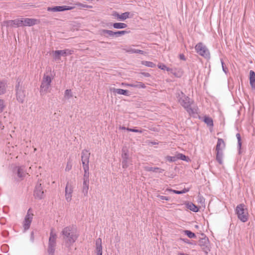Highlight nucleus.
Listing matches in <instances>:
<instances>
[{
	"mask_svg": "<svg viewBox=\"0 0 255 255\" xmlns=\"http://www.w3.org/2000/svg\"><path fill=\"white\" fill-rule=\"evenodd\" d=\"M176 97L178 102L190 116H194V115L197 114L196 110L191 107L193 101L188 96H186L182 91H179L177 92Z\"/></svg>",
	"mask_w": 255,
	"mask_h": 255,
	"instance_id": "f257e3e1",
	"label": "nucleus"
},
{
	"mask_svg": "<svg viewBox=\"0 0 255 255\" xmlns=\"http://www.w3.org/2000/svg\"><path fill=\"white\" fill-rule=\"evenodd\" d=\"M61 234L63 236L66 245L69 247L72 246L78 238L76 230L73 226H69L65 227Z\"/></svg>",
	"mask_w": 255,
	"mask_h": 255,
	"instance_id": "f03ea898",
	"label": "nucleus"
},
{
	"mask_svg": "<svg viewBox=\"0 0 255 255\" xmlns=\"http://www.w3.org/2000/svg\"><path fill=\"white\" fill-rule=\"evenodd\" d=\"M235 212L238 219L242 222H246L248 220V213L247 209L245 208V205L240 204L236 208Z\"/></svg>",
	"mask_w": 255,
	"mask_h": 255,
	"instance_id": "7ed1b4c3",
	"label": "nucleus"
},
{
	"mask_svg": "<svg viewBox=\"0 0 255 255\" xmlns=\"http://www.w3.org/2000/svg\"><path fill=\"white\" fill-rule=\"evenodd\" d=\"M195 50L200 56L205 58H210V52L206 46L204 45L202 42H199L196 44L195 47Z\"/></svg>",
	"mask_w": 255,
	"mask_h": 255,
	"instance_id": "20e7f679",
	"label": "nucleus"
},
{
	"mask_svg": "<svg viewBox=\"0 0 255 255\" xmlns=\"http://www.w3.org/2000/svg\"><path fill=\"white\" fill-rule=\"evenodd\" d=\"M20 82L17 80V84L15 86L16 97L18 102L22 103L25 97V91L20 85Z\"/></svg>",
	"mask_w": 255,
	"mask_h": 255,
	"instance_id": "39448f33",
	"label": "nucleus"
},
{
	"mask_svg": "<svg viewBox=\"0 0 255 255\" xmlns=\"http://www.w3.org/2000/svg\"><path fill=\"white\" fill-rule=\"evenodd\" d=\"M73 53L74 51L70 49L55 50L53 51V57L55 60H59L60 59V56L66 57L72 54Z\"/></svg>",
	"mask_w": 255,
	"mask_h": 255,
	"instance_id": "423d86ee",
	"label": "nucleus"
},
{
	"mask_svg": "<svg viewBox=\"0 0 255 255\" xmlns=\"http://www.w3.org/2000/svg\"><path fill=\"white\" fill-rule=\"evenodd\" d=\"M31 209H29L27 211V214L24 218V220L23 222V227L24 232L28 230L30 226L31 223L33 219V214L30 213Z\"/></svg>",
	"mask_w": 255,
	"mask_h": 255,
	"instance_id": "0eeeda50",
	"label": "nucleus"
},
{
	"mask_svg": "<svg viewBox=\"0 0 255 255\" xmlns=\"http://www.w3.org/2000/svg\"><path fill=\"white\" fill-rule=\"evenodd\" d=\"M201 235L203 237L200 239L199 245L202 247L204 252L208 253L210 251L209 239L204 234Z\"/></svg>",
	"mask_w": 255,
	"mask_h": 255,
	"instance_id": "6e6552de",
	"label": "nucleus"
},
{
	"mask_svg": "<svg viewBox=\"0 0 255 255\" xmlns=\"http://www.w3.org/2000/svg\"><path fill=\"white\" fill-rule=\"evenodd\" d=\"M22 18L21 19H15L14 20H6L4 21L2 23L3 26H5L6 27H18L20 26H22Z\"/></svg>",
	"mask_w": 255,
	"mask_h": 255,
	"instance_id": "1a4fd4ad",
	"label": "nucleus"
},
{
	"mask_svg": "<svg viewBox=\"0 0 255 255\" xmlns=\"http://www.w3.org/2000/svg\"><path fill=\"white\" fill-rule=\"evenodd\" d=\"M34 196L35 198L38 199H42L44 197V192L41 186V184L39 182H38L35 186Z\"/></svg>",
	"mask_w": 255,
	"mask_h": 255,
	"instance_id": "9d476101",
	"label": "nucleus"
},
{
	"mask_svg": "<svg viewBox=\"0 0 255 255\" xmlns=\"http://www.w3.org/2000/svg\"><path fill=\"white\" fill-rule=\"evenodd\" d=\"M74 8V6L67 5H57L53 7H48L47 8L48 11L60 12L66 10H71Z\"/></svg>",
	"mask_w": 255,
	"mask_h": 255,
	"instance_id": "9b49d317",
	"label": "nucleus"
},
{
	"mask_svg": "<svg viewBox=\"0 0 255 255\" xmlns=\"http://www.w3.org/2000/svg\"><path fill=\"white\" fill-rule=\"evenodd\" d=\"M90 152L87 149H84L81 152V160L83 167L89 166V158Z\"/></svg>",
	"mask_w": 255,
	"mask_h": 255,
	"instance_id": "f8f14e48",
	"label": "nucleus"
},
{
	"mask_svg": "<svg viewBox=\"0 0 255 255\" xmlns=\"http://www.w3.org/2000/svg\"><path fill=\"white\" fill-rule=\"evenodd\" d=\"M13 173L16 175L17 177L21 180L23 179L26 175L24 171V167L23 166H15L13 169Z\"/></svg>",
	"mask_w": 255,
	"mask_h": 255,
	"instance_id": "ddd939ff",
	"label": "nucleus"
},
{
	"mask_svg": "<svg viewBox=\"0 0 255 255\" xmlns=\"http://www.w3.org/2000/svg\"><path fill=\"white\" fill-rule=\"evenodd\" d=\"M73 191V188L71 185L69 184V182H67L65 187V199L66 200L69 202H70L72 200V193Z\"/></svg>",
	"mask_w": 255,
	"mask_h": 255,
	"instance_id": "4468645a",
	"label": "nucleus"
},
{
	"mask_svg": "<svg viewBox=\"0 0 255 255\" xmlns=\"http://www.w3.org/2000/svg\"><path fill=\"white\" fill-rule=\"evenodd\" d=\"M22 26H31L39 23V20L35 18H22Z\"/></svg>",
	"mask_w": 255,
	"mask_h": 255,
	"instance_id": "2eb2a0df",
	"label": "nucleus"
},
{
	"mask_svg": "<svg viewBox=\"0 0 255 255\" xmlns=\"http://www.w3.org/2000/svg\"><path fill=\"white\" fill-rule=\"evenodd\" d=\"M56 234L54 232V230L53 228H51L50 230V237L49 239L48 245L50 246H56Z\"/></svg>",
	"mask_w": 255,
	"mask_h": 255,
	"instance_id": "dca6fc26",
	"label": "nucleus"
},
{
	"mask_svg": "<svg viewBox=\"0 0 255 255\" xmlns=\"http://www.w3.org/2000/svg\"><path fill=\"white\" fill-rule=\"evenodd\" d=\"M127 85L128 87L135 88L138 89H144L146 86L144 83L141 82H135L132 83L127 84Z\"/></svg>",
	"mask_w": 255,
	"mask_h": 255,
	"instance_id": "f3484780",
	"label": "nucleus"
},
{
	"mask_svg": "<svg viewBox=\"0 0 255 255\" xmlns=\"http://www.w3.org/2000/svg\"><path fill=\"white\" fill-rule=\"evenodd\" d=\"M144 169L147 171H152L155 173H161L164 171V169L157 167L145 166Z\"/></svg>",
	"mask_w": 255,
	"mask_h": 255,
	"instance_id": "a211bd4d",
	"label": "nucleus"
},
{
	"mask_svg": "<svg viewBox=\"0 0 255 255\" xmlns=\"http://www.w3.org/2000/svg\"><path fill=\"white\" fill-rule=\"evenodd\" d=\"M250 83L252 88L255 89V72L253 70L250 71Z\"/></svg>",
	"mask_w": 255,
	"mask_h": 255,
	"instance_id": "6ab92c4d",
	"label": "nucleus"
},
{
	"mask_svg": "<svg viewBox=\"0 0 255 255\" xmlns=\"http://www.w3.org/2000/svg\"><path fill=\"white\" fill-rule=\"evenodd\" d=\"M50 84H48L47 83H44L42 81L41 85H40V92L41 94H43L46 93L47 92L48 89L49 88Z\"/></svg>",
	"mask_w": 255,
	"mask_h": 255,
	"instance_id": "aec40b11",
	"label": "nucleus"
},
{
	"mask_svg": "<svg viewBox=\"0 0 255 255\" xmlns=\"http://www.w3.org/2000/svg\"><path fill=\"white\" fill-rule=\"evenodd\" d=\"M225 143L222 138H218L216 150H222V149L225 147Z\"/></svg>",
	"mask_w": 255,
	"mask_h": 255,
	"instance_id": "412c9836",
	"label": "nucleus"
},
{
	"mask_svg": "<svg viewBox=\"0 0 255 255\" xmlns=\"http://www.w3.org/2000/svg\"><path fill=\"white\" fill-rule=\"evenodd\" d=\"M84 174L83 176V181L89 182V166L83 167Z\"/></svg>",
	"mask_w": 255,
	"mask_h": 255,
	"instance_id": "4be33fe9",
	"label": "nucleus"
},
{
	"mask_svg": "<svg viewBox=\"0 0 255 255\" xmlns=\"http://www.w3.org/2000/svg\"><path fill=\"white\" fill-rule=\"evenodd\" d=\"M113 92L115 93H117L119 95H123L125 96H129V92L127 90H124L122 89H116L114 88Z\"/></svg>",
	"mask_w": 255,
	"mask_h": 255,
	"instance_id": "5701e85b",
	"label": "nucleus"
},
{
	"mask_svg": "<svg viewBox=\"0 0 255 255\" xmlns=\"http://www.w3.org/2000/svg\"><path fill=\"white\" fill-rule=\"evenodd\" d=\"M166 191L171 192H173L176 194H182L186 193L188 192L189 191V188H185L183 190H180V191L176 190H174V189H167Z\"/></svg>",
	"mask_w": 255,
	"mask_h": 255,
	"instance_id": "b1692460",
	"label": "nucleus"
},
{
	"mask_svg": "<svg viewBox=\"0 0 255 255\" xmlns=\"http://www.w3.org/2000/svg\"><path fill=\"white\" fill-rule=\"evenodd\" d=\"M186 207L188 209L194 212H197L199 211L198 207L192 202L187 203Z\"/></svg>",
	"mask_w": 255,
	"mask_h": 255,
	"instance_id": "393cba45",
	"label": "nucleus"
},
{
	"mask_svg": "<svg viewBox=\"0 0 255 255\" xmlns=\"http://www.w3.org/2000/svg\"><path fill=\"white\" fill-rule=\"evenodd\" d=\"M216 160L220 164L223 163V153L222 150H216Z\"/></svg>",
	"mask_w": 255,
	"mask_h": 255,
	"instance_id": "a878e982",
	"label": "nucleus"
},
{
	"mask_svg": "<svg viewBox=\"0 0 255 255\" xmlns=\"http://www.w3.org/2000/svg\"><path fill=\"white\" fill-rule=\"evenodd\" d=\"M89 182L83 181V183L82 193L85 196L88 195L89 190Z\"/></svg>",
	"mask_w": 255,
	"mask_h": 255,
	"instance_id": "bb28decb",
	"label": "nucleus"
},
{
	"mask_svg": "<svg viewBox=\"0 0 255 255\" xmlns=\"http://www.w3.org/2000/svg\"><path fill=\"white\" fill-rule=\"evenodd\" d=\"M113 27L116 29H123L127 27V24L125 23L116 22L112 24Z\"/></svg>",
	"mask_w": 255,
	"mask_h": 255,
	"instance_id": "cd10ccee",
	"label": "nucleus"
},
{
	"mask_svg": "<svg viewBox=\"0 0 255 255\" xmlns=\"http://www.w3.org/2000/svg\"><path fill=\"white\" fill-rule=\"evenodd\" d=\"M203 121L209 127H212L214 125L212 119L208 116H204Z\"/></svg>",
	"mask_w": 255,
	"mask_h": 255,
	"instance_id": "c85d7f7f",
	"label": "nucleus"
},
{
	"mask_svg": "<svg viewBox=\"0 0 255 255\" xmlns=\"http://www.w3.org/2000/svg\"><path fill=\"white\" fill-rule=\"evenodd\" d=\"M114 33L115 31L110 30L103 29L101 31V34L105 36H107L106 34H107L108 36H115V33Z\"/></svg>",
	"mask_w": 255,
	"mask_h": 255,
	"instance_id": "c756f323",
	"label": "nucleus"
},
{
	"mask_svg": "<svg viewBox=\"0 0 255 255\" xmlns=\"http://www.w3.org/2000/svg\"><path fill=\"white\" fill-rule=\"evenodd\" d=\"M6 88V84L4 82L0 81V95H3L5 93Z\"/></svg>",
	"mask_w": 255,
	"mask_h": 255,
	"instance_id": "7c9ffc66",
	"label": "nucleus"
},
{
	"mask_svg": "<svg viewBox=\"0 0 255 255\" xmlns=\"http://www.w3.org/2000/svg\"><path fill=\"white\" fill-rule=\"evenodd\" d=\"M97 253L102 252V240L100 238L98 239L96 242Z\"/></svg>",
	"mask_w": 255,
	"mask_h": 255,
	"instance_id": "2f4dec72",
	"label": "nucleus"
},
{
	"mask_svg": "<svg viewBox=\"0 0 255 255\" xmlns=\"http://www.w3.org/2000/svg\"><path fill=\"white\" fill-rule=\"evenodd\" d=\"M236 137L238 140V148L239 150V153H241V149L242 147V139H241V136L239 133H237L236 134Z\"/></svg>",
	"mask_w": 255,
	"mask_h": 255,
	"instance_id": "473e14b6",
	"label": "nucleus"
},
{
	"mask_svg": "<svg viewBox=\"0 0 255 255\" xmlns=\"http://www.w3.org/2000/svg\"><path fill=\"white\" fill-rule=\"evenodd\" d=\"M122 164L123 168L126 169L129 166V165H130V164L131 165L132 163L128 159L122 160Z\"/></svg>",
	"mask_w": 255,
	"mask_h": 255,
	"instance_id": "72a5a7b5",
	"label": "nucleus"
},
{
	"mask_svg": "<svg viewBox=\"0 0 255 255\" xmlns=\"http://www.w3.org/2000/svg\"><path fill=\"white\" fill-rule=\"evenodd\" d=\"M141 63L142 65L150 68H154L156 66L155 64L150 61H142Z\"/></svg>",
	"mask_w": 255,
	"mask_h": 255,
	"instance_id": "f704fd0d",
	"label": "nucleus"
},
{
	"mask_svg": "<svg viewBox=\"0 0 255 255\" xmlns=\"http://www.w3.org/2000/svg\"><path fill=\"white\" fill-rule=\"evenodd\" d=\"M122 160L128 159V150L126 148L122 149Z\"/></svg>",
	"mask_w": 255,
	"mask_h": 255,
	"instance_id": "c9c22d12",
	"label": "nucleus"
},
{
	"mask_svg": "<svg viewBox=\"0 0 255 255\" xmlns=\"http://www.w3.org/2000/svg\"><path fill=\"white\" fill-rule=\"evenodd\" d=\"M184 233L185 235H186L187 236H188L189 238L193 239L196 238V235L195 233L192 232L191 231L189 230H184Z\"/></svg>",
	"mask_w": 255,
	"mask_h": 255,
	"instance_id": "e433bc0d",
	"label": "nucleus"
},
{
	"mask_svg": "<svg viewBox=\"0 0 255 255\" xmlns=\"http://www.w3.org/2000/svg\"><path fill=\"white\" fill-rule=\"evenodd\" d=\"M177 159H180L181 160H183V161H188L189 159V158L186 156V155H185L184 154H182V153H179L177 155Z\"/></svg>",
	"mask_w": 255,
	"mask_h": 255,
	"instance_id": "4c0bfd02",
	"label": "nucleus"
},
{
	"mask_svg": "<svg viewBox=\"0 0 255 255\" xmlns=\"http://www.w3.org/2000/svg\"><path fill=\"white\" fill-rule=\"evenodd\" d=\"M73 96L72 93L70 89H67L65 91L64 97L67 99H69Z\"/></svg>",
	"mask_w": 255,
	"mask_h": 255,
	"instance_id": "58836bf2",
	"label": "nucleus"
},
{
	"mask_svg": "<svg viewBox=\"0 0 255 255\" xmlns=\"http://www.w3.org/2000/svg\"><path fill=\"white\" fill-rule=\"evenodd\" d=\"M51 81H52V80H51L50 76H49V75H46L45 74H44V75L43 76V80L42 81V82L50 85V84L51 83Z\"/></svg>",
	"mask_w": 255,
	"mask_h": 255,
	"instance_id": "ea45409f",
	"label": "nucleus"
},
{
	"mask_svg": "<svg viewBox=\"0 0 255 255\" xmlns=\"http://www.w3.org/2000/svg\"><path fill=\"white\" fill-rule=\"evenodd\" d=\"M129 31L127 30H122V31H115V36L116 37H120L124 34L128 33Z\"/></svg>",
	"mask_w": 255,
	"mask_h": 255,
	"instance_id": "a19ab883",
	"label": "nucleus"
},
{
	"mask_svg": "<svg viewBox=\"0 0 255 255\" xmlns=\"http://www.w3.org/2000/svg\"><path fill=\"white\" fill-rule=\"evenodd\" d=\"M55 247V246H50L48 245L47 252L49 255H54Z\"/></svg>",
	"mask_w": 255,
	"mask_h": 255,
	"instance_id": "79ce46f5",
	"label": "nucleus"
},
{
	"mask_svg": "<svg viewBox=\"0 0 255 255\" xmlns=\"http://www.w3.org/2000/svg\"><path fill=\"white\" fill-rule=\"evenodd\" d=\"M221 60V65H222V70L223 71V72L226 74H227V73H228V68L225 65V63L223 60L222 59H220Z\"/></svg>",
	"mask_w": 255,
	"mask_h": 255,
	"instance_id": "37998d69",
	"label": "nucleus"
},
{
	"mask_svg": "<svg viewBox=\"0 0 255 255\" xmlns=\"http://www.w3.org/2000/svg\"><path fill=\"white\" fill-rule=\"evenodd\" d=\"M129 14V12H126L120 14L118 12L114 11L112 14V16H128Z\"/></svg>",
	"mask_w": 255,
	"mask_h": 255,
	"instance_id": "c03bdc74",
	"label": "nucleus"
},
{
	"mask_svg": "<svg viewBox=\"0 0 255 255\" xmlns=\"http://www.w3.org/2000/svg\"><path fill=\"white\" fill-rule=\"evenodd\" d=\"M167 160L169 162H175L177 160V156H168L167 157Z\"/></svg>",
	"mask_w": 255,
	"mask_h": 255,
	"instance_id": "a18cd8bd",
	"label": "nucleus"
},
{
	"mask_svg": "<svg viewBox=\"0 0 255 255\" xmlns=\"http://www.w3.org/2000/svg\"><path fill=\"white\" fill-rule=\"evenodd\" d=\"M127 130L128 131L134 132H138V133H140L142 132V130L136 129L131 128H127Z\"/></svg>",
	"mask_w": 255,
	"mask_h": 255,
	"instance_id": "49530a36",
	"label": "nucleus"
},
{
	"mask_svg": "<svg viewBox=\"0 0 255 255\" xmlns=\"http://www.w3.org/2000/svg\"><path fill=\"white\" fill-rule=\"evenodd\" d=\"M4 108V101L0 99V113H2Z\"/></svg>",
	"mask_w": 255,
	"mask_h": 255,
	"instance_id": "de8ad7c7",
	"label": "nucleus"
},
{
	"mask_svg": "<svg viewBox=\"0 0 255 255\" xmlns=\"http://www.w3.org/2000/svg\"><path fill=\"white\" fill-rule=\"evenodd\" d=\"M156 197L158 198H159L160 200H166V201H169V198L168 197H167V196H162V195H156Z\"/></svg>",
	"mask_w": 255,
	"mask_h": 255,
	"instance_id": "09e8293b",
	"label": "nucleus"
},
{
	"mask_svg": "<svg viewBox=\"0 0 255 255\" xmlns=\"http://www.w3.org/2000/svg\"><path fill=\"white\" fill-rule=\"evenodd\" d=\"M126 51L128 53H136V49L132 48H128L126 49Z\"/></svg>",
	"mask_w": 255,
	"mask_h": 255,
	"instance_id": "8fccbe9b",
	"label": "nucleus"
},
{
	"mask_svg": "<svg viewBox=\"0 0 255 255\" xmlns=\"http://www.w3.org/2000/svg\"><path fill=\"white\" fill-rule=\"evenodd\" d=\"M72 164L70 162H68L67 165L65 167V171H69L72 168Z\"/></svg>",
	"mask_w": 255,
	"mask_h": 255,
	"instance_id": "3c124183",
	"label": "nucleus"
},
{
	"mask_svg": "<svg viewBox=\"0 0 255 255\" xmlns=\"http://www.w3.org/2000/svg\"><path fill=\"white\" fill-rule=\"evenodd\" d=\"M158 68L162 70H166L167 66L164 64H160L158 65Z\"/></svg>",
	"mask_w": 255,
	"mask_h": 255,
	"instance_id": "603ef678",
	"label": "nucleus"
},
{
	"mask_svg": "<svg viewBox=\"0 0 255 255\" xmlns=\"http://www.w3.org/2000/svg\"><path fill=\"white\" fill-rule=\"evenodd\" d=\"M181 241H182L184 243H186L187 244L189 245H193V244L190 242L189 240L188 239L185 238V239H180Z\"/></svg>",
	"mask_w": 255,
	"mask_h": 255,
	"instance_id": "864d4df0",
	"label": "nucleus"
},
{
	"mask_svg": "<svg viewBox=\"0 0 255 255\" xmlns=\"http://www.w3.org/2000/svg\"><path fill=\"white\" fill-rule=\"evenodd\" d=\"M198 202L201 203H204L205 202L204 198L201 196H198Z\"/></svg>",
	"mask_w": 255,
	"mask_h": 255,
	"instance_id": "5fc2aeb1",
	"label": "nucleus"
},
{
	"mask_svg": "<svg viewBox=\"0 0 255 255\" xmlns=\"http://www.w3.org/2000/svg\"><path fill=\"white\" fill-rule=\"evenodd\" d=\"M117 19L119 21H125L127 18L129 17H116Z\"/></svg>",
	"mask_w": 255,
	"mask_h": 255,
	"instance_id": "6e6d98bb",
	"label": "nucleus"
},
{
	"mask_svg": "<svg viewBox=\"0 0 255 255\" xmlns=\"http://www.w3.org/2000/svg\"><path fill=\"white\" fill-rule=\"evenodd\" d=\"M30 241L31 242H34V233L33 232H31V234H30Z\"/></svg>",
	"mask_w": 255,
	"mask_h": 255,
	"instance_id": "4d7b16f0",
	"label": "nucleus"
},
{
	"mask_svg": "<svg viewBox=\"0 0 255 255\" xmlns=\"http://www.w3.org/2000/svg\"><path fill=\"white\" fill-rule=\"evenodd\" d=\"M179 57L180 59L184 60V61L186 60L185 56H184V55L183 54H182V53L180 54L179 55Z\"/></svg>",
	"mask_w": 255,
	"mask_h": 255,
	"instance_id": "13d9d810",
	"label": "nucleus"
},
{
	"mask_svg": "<svg viewBox=\"0 0 255 255\" xmlns=\"http://www.w3.org/2000/svg\"><path fill=\"white\" fill-rule=\"evenodd\" d=\"M141 74L145 77H149L150 76V74L147 72H142Z\"/></svg>",
	"mask_w": 255,
	"mask_h": 255,
	"instance_id": "bf43d9fd",
	"label": "nucleus"
},
{
	"mask_svg": "<svg viewBox=\"0 0 255 255\" xmlns=\"http://www.w3.org/2000/svg\"><path fill=\"white\" fill-rule=\"evenodd\" d=\"M136 54H144V51L141 50L136 49Z\"/></svg>",
	"mask_w": 255,
	"mask_h": 255,
	"instance_id": "052dcab7",
	"label": "nucleus"
},
{
	"mask_svg": "<svg viewBox=\"0 0 255 255\" xmlns=\"http://www.w3.org/2000/svg\"><path fill=\"white\" fill-rule=\"evenodd\" d=\"M77 5L81 6V7H88V6L86 5V4H82V3H79L77 4Z\"/></svg>",
	"mask_w": 255,
	"mask_h": 255,
	"instance_id": "680f3d73",
	"label": "nucleus"
},
{
	"mask_svg": "<svg viewBox=\"0 0 255 255\" xmlns=\"http://www.w3.org/2000/svg\"><path fill=\"white\" fill-rule=\"evenodd\" d=\"M119 128L121 129L126 130H127V129L128 128H126L124 126H121V127H120Z\"/></svg>",
	"mask_w": 255,
	"mask_h": 255,
	"instance_id": "e2e57ef3",
	"label": "nucleus"
},
{
	"mask_svg": "<svg viewBox=\"0 0 255 255\" xmlns=\"http://www.w3.org/2000/svg\"><path fill=\"white\" fill-rule=\"evenodd\" d=\"M4 126L3 125V124L0 122V129H3L4 128Z\"/></svg>",
	"mask_w": 255,
	"mask_h": 255,
	"instance_id": "0e129e2a",
	"label": "nucleus"
},
{
	"mask_svg": "<svg viewBox=\"0 0 255 255\" xmlns=\"http://www.w3.org/2000/svg\"><path fill=\"white\" fill-rule=\"evenodd\" d=\"M166 71H167L168 72H171L172 71V69L171 68H170L167 67V68L166 69Z\"/></svg>",
	"mask_w": 255,
	"mask_h": 255,
	"instance_id": "69168bd1",
	"label": "nucleus"
},
{
	"mask_svg": "<svg viewBox=\"0 0 255 255\" xmlns=\"http://www.w3.org/2000/svg\"><path fill=\"white\" fill-rule=\"evenodd\" d=\"M178 255H188V254H184V253H179Z\"/></svg>",
	"mask_w": 255,
	"mask_h": 255,
	"instance_id": "338daca9",
	"label": "nucleus"
},
{
	"mask_svg": "<svg viewBox=\"0 0 255 255\" xmlns=\"http://www.w3.org/2000/svg\"><path fill=\"white\" fill-rule=\"evenodd\" d=\"M97 255H102V252H98L97 253Z\"/></svg>",
	"mask_w": 255,
	"mask_h": 255,
	"instance_id": "774afa93",
	"label": "nucleus"
}]
</instances>
